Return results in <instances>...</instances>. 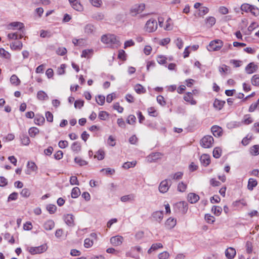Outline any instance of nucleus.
Returning <instances> with one entry per match:
<instances>
[{
    "mask_svg": "<svg viewBox=\"0 0 259 259\" xmlns=\"http://www.w3.org/2000/svg\"><path fill=\"white\" fill-rule=\"evenodd\" d=\"M176 206L179 209L180 211L182 213H185L188 209L187 203L184 201L177 203L176 204Z\"/></svg>",
    "mask_w": 259,
    "mask_h": 259,
    "instance_id": "obj_9",
    "label": "nucleus"
},
{
    "mask_svg": "<svg viewBox=\"0 0 259 259\" xmlns=\"http://www.w3.org/2000/svg\"><path fill=\"white\" fill-rule=\"evenodd\" d=\"M105 157V152L102 149L99 150L94 155L95 158H97L99 160H103Z\"/></svg>",
    "mask_w": 259,
    "mask_h": 259,
    "instance_id": "obj_27",
    "label": "nucleus"
},
{
    "mask_svg": "<svg viewBox=\"0 0 259 259\" xmlns=\"http://www.w3.org/2000/svg\"><path fill=\"white\" fill-rule=\"evenodd\" d=\"M250 153L253 155L259 154V145H254L250 148Z\"/></svg>",
    "mask_w": 259,
    "mask_h": 259,
    "instance_id": "obj_38",
    "label": "nucleus"
},
{
    "mask_svg": "<svg viewBox=\"0 0 259 259\" xmlns=\"http://www.w3.org/2000/svg\"><path fill=\"white\" fill-rule=\"evenodd\" d=\"M84 31L86 34L90 35L94 32L95 27L93 25L89 24L85 26Z\"/></svg>",
    "mask_w": 259,
    "mask_h": 259,
    "instance_id": "obj_23",
    "label": "nucleus"
},
{
    "mask_svg": "<svg viewBox=\"0 0 259 259\" xmlns=\"http://www.w3.org/2000/svg\"><path fill=\"white\" fill-rule=\"evenodd\" d=\"M29 135L31 137H34L39 133V130L35 127H32L29 128Z\"/></svg>",
    "mask_w": 259,
    "mask_h": 259,
    "instance_id": "obj_35",
    "label": "nucleus"
},
{
    "mask_svg": "<svg viewBox=\"0 0 259 259\" xmlns=\"http://www.w3.org/2000/svg\"><path fill=\"white\" fill-rule=\"evenodd\" d=\"M211 132L215 137H220L222 134V129L219 126H213L211 127Z\"/></svg>",
    "mask_w": 259,
    "mask_h": 259,
    "instance_id": "obj_18",
    "label": "nucleus"
},
{
    "mask_svg": "<svg viewBox=\"0 0 259 259\" xmlns=\"http://www.w3.org/2000/svg\"><path fill=\"white\" fill-rule=\"evenodd\" d=\"M163 247V245L161 243H157L153 244L151 247L148 250V253L149 254L151 253V252L153 251L156 250L158 248H161Z\"/></svg>",
    "mask_w": 259,
    "mask_h": 259,
    "instance_id": "obj_24",
    "label": "nucleus"
},
{
    "mask_svg": "<svg viewBox=\"0 0 259 259\" xmlns=\"http://www.w3.org/2000/svg\"><path fill=\"white\" fill-rule=\"evenodd\" d=\"M177 224V221L174 218H169L165 222L166 227L169 229L173 228Z\"/></svg>",
    "mask_w": 259,
    "mask_h": 259,
    "instance_id": "obj_16",
    "label": "nucleus"
},
{
    "mask_svg": "<svg viewBox=\"0 0 259 259\" xmlns=\"http://www.w3.org/2000/svg\"><path fill=\"white\" fill-rule=\"evenodd\" d=\"M7 36L9 39H17L23 37L22 34H19L17 32L9 33Z\"/></svg>",
    "mask_w": 259,
    "mask_h": 259,
    "instance_id": "obj_28",
    "label": "nucleus"
},
{
    "mask_svg": "<svg viewBox=\"0 0 259 259\" xmlns=\"http://www.w3.org/2000/svg\"><path fill=\"white\" fill-rule=\"evenodd\" d=\"M64 221L68 226H73L74 224L73 216L71 214H67L64 217Z\"/></svg>",
    "mask_w": 259,
    "mask_h": 259,
    "instance_id": "obj_19",
    "label": "nucleus"
},
{
    "mask_svg": "<svg viewBox=\"0 0 259 259\" xmlns=\"http://www.w3.org/2000/svg\"><path fill=\"white\" fill-rule=\"evenodd\" d=\"M172 24L171 23V19L168 18L166 21V25L164 27V29L166 30H169L172 29Z\"/></svg>",
    "mask_w": 259,
    "mask_h": 259,
    "instance_id": "obj_44",
    "label": "nucleus"
},
{
    "mask_svg": "<svg viewBox=\"0 0 259 259\" xmlns=\"http://www.w3.org/2000/svg\"><path fill=\"white\" fill-rule=\"evenodd\" d=\"M92 52L93 50L92 49L84 50L82 51L81 56V57L84 58L89 57V55H90Z\"/></svg>",
    "mask_w": 259,
    "mask_h": 259,
    "instance_id": "obj_59",
    "label": "nucleus"
},
{
    "mask_svg": "<svg viewBox=\"0 0 259 259\" xmlns=\"http://www.w3.org/2000/svg\"><path fill=\"white\" fill-rule=\"evenodd\" d=\"M257 181L253 179H249L248 182L247 188L249 190H252L257 185Z\"/></svg>",
    "mask_w": 259,
    "mask_h": 259,
    "instance_id": "obj_29",
    "label": "nucleus"
},
{
    "mask_svg": "<svg viewBox=\"0 0 259 259\" xmlns=\"http://www.w3.org/2000/svg\"><path fill=\"white\" fill-rule=\"evenodd\" d=\"M187 188L186 184L183 182L180 183L178 186V189L180 192H184Z\"/></svg>",
    "mask_w": 259,
    "mask_h": 259,
    "instance_id": "obj_61",
    "label": "nucleus"
},
{
    "mask_svg": "<svg viewBox=\"0 0 259 259\" xmlns=\"http://www.w3.org/2000/svg\"><path fill=\"white\" fill-rule=\"evenodd\" d=\"M215 18L213 17H209L206 20V23L210 26L211 27L215 23Z\"/></svg>",
    "mask_w": 259,
    "mask_h": 259,
    "instance_id": "obj_42",
    "label": "nucleus"
},
{
    "mask_svg": "<svg viewBox=\"0 0 259 259\" xmlns=\"http://www.w3.org/2000/svg\"><path fill=\"white\" fill-rule=\"evenodd\" d=\"M253 121V120L250 115L246 114L243 116L241 123L245 125H248L251 123Z\"/></svg>",
    "mask_w": 259,
    "mask_h": 259,
    "instance_id": "obj_21",
    "label": "nucleus"
},
{
    "mask_svg": "<svg viewBox=\"0 0 259 259\" xmlns=\"http://www.w3.org/2000/svg\"><path fill=\"white\" fill-rule=\"evenodd\" d=\"M80 191L78 187H74L72 190L71 197L74 198H77L80 195Z\"/></svg>",
    "mask_w": 259,
    "mask_h": 259,
    "instance_id": "obj_39",
    "label": "nucleus"
},
{
    "mask_svg": "<svg viewBox=\"0 0 259 259\" xmlns=\"http://www.w3.org/2000/svg\"><path fill=\"white\" fill-rule=\"evenodd\" d=\"M184 99L185 101L190 103L191 105H195L196 104V101L193 99L192 93L191 92H188L184 97Z\"/></svg>",
    "mask_w": 259,
    "mask_h": 259,
    "instance_id": "obj_15",
    "label": "nucleus"
},
{
    "mask_svg": "<svg viewBox=\"0 0 259 259\" xmlns=\"http://www.w3.org/2000/svg\"><path fill=\"white\" fill-rule=\"evenodd\" d=\"M213 138L211 136H205L200 141L201 146L204 148H209L212 146Z\"/></svg>",
    "mask_w": 259,
    "mask_h": 259,
    "instance_id": "obj_2",
    "label": "nucleus"
},
{
    "mask_svg": "<svg viewBox=\"0 0 259 259\" xmlns=\"http://www.w3.org/2000/svg\"><path fill=\"white\" fill-rule=\"evenodd\" d=\"M37 98L40 101H44L48 100L49 97L44 91H39L37 93Z\"/></svg>",
    "mask_w": 259,
    "mask_h": 259,
    "instance_id": "obj_22",
    "label": "nucleus"
},
{
    "mask_svg": "<svg viewBox=\"0 0 259 259\" xmlns=\"http://www.w3.org/2000/svg\"><path fill=\"white\" fill-rule=\"evenodd\" d=\"M91 4L96 7H100L102 4L101 0H90Z\"/></svg>",
    "mask_w": 259,
    "mask_h": 259,
    "instance_id": "obj_56",
    "label": "nucleus"
},
{
    "mask_svg": "<svg viewBox=\"0 0 259 259\" xmlns=\"http://www.w3.org/2000/svg\"><path fill=\"white\" fill-rule=\"evenodd\" d=\"M47 209L50 213H53L56 211L57 207L55 205L49 204L47 206Z\"/></svg>",
    "mask_w": 259,
    "mask_h": 259,
    "instance_id": "obj_53",
    "label": "nucleus"
},
{
    "mask_svg": "<svg viewBox=\"0 0 259 259\" xmlns=\"http://www.w3.org/2000/svg\"><path fill=\"white\" fill-rule=\"evenodd\" d=\"M22 47V43L20 41H14L10 44V48L13 50H20Z\"/></svg>",
    "mask_w": 259,
    "mask_h": 259,
    "instance_id": "obj_17",
    "label": "nucleus"
},
{
    "mask_svg": "<svg viewBox=\"0 0 259 259\" xmlns=\"http://www.w3.org/2000/svg\"><path fill=\"white\" fill-rule=\"evenodd\" d=\"M71 149L73 151L78 153L81 150L80 144L77 142H74L71 145Z\"/></svg>",
    "mask_w": 259,
    "mask_h": 259,
    "instance_id": "obj_31",
    "label": "nucleus"
},
{
    "mask_svg": "<svg viewBox=\"0 0 259 259\" xmlns=\"http://www.w3.org/2000/svg\"><path fill=\"white\" fill-rule=\"evenodd\" d=\"M175 44L179 49L183 47V41L181 38H178L175 41Z\"/></svg>",
    "mask_w": 259,
    "mask_h": 259,
    "instance_id": "obj_64",
    "label": "nucleus"
},
{
    "mask_svg": "<svg viewBox=\"0 0 259 259\" xmlns=\"http://www.w3.org/2000/svg\"><path fill=\"white\" fill-rule=\"evenodd\" d=\"M123 240L122 236L117 235L111 238L110 242L114 246H119L122 243Z\"/></svg>",
    "mask_w": 259,
    "mask_h": 259,
    "instance_id": "obj_7",
    "label": "nucleus"
},
{
    "mask_svg": "<svg viewBox=\"0 0 259 259\" xmlns=\"http://www.w3.org/2000/svg\"><path fill=\"white\" fill-rule=\"evenodd\" d=\"M169 256V254L167 251H163L158 255L159 259H167Z\"/></svg>",
    "mask_w": 259,
    "mask_h": 259,
    "instance_id": "obj_54",
    "label": "nucleus"
},
{
    "mask_svg": "<svg viewBox=\"0 0 259 259\" xmlns=\"http://www.w3.org/2000/svg\"><path fill=\"white\" fill-rule=\"evenodd\" d=\"M163 217V212L161 211H157L153 213L152 218L153 219L159 223L162 220Z\"/></svg>",
    "mask_w": 259,
    "mask_h": 259,
    "instance_id": "obj_14",
    "label": "nucleus"
},
{
    "mask_svg": "<svg viewBox=\"0 0 259 259\" xmlns=\"http://www.w3.org/2000/svg\"><path fill=\"white\" fill-rule=\"evenodd\" d=\"M223 46V42L221 40L217 39L211 41L208 46L207 50L209 51H216L219 50Z\"/></svg>",
    "mask_w": 259,
    "mask_h": 259,
    "instance_id": "obj_3",
    "label": "nucleus"
},
{
    "mask_svg": "<svg viewBox=\"0 0 259 259\" xmlns=\"http://www.w3.org/2000/svg\"><path fill=\"white\" fill-rule=\"evenodd\" d=\"M135 92L139 94H144L146 92V89L140 84H137L134 87Z\"/></svg>",
    "mask_w": 259,
    "mask_h": 259,
    "instance_id": "obj_26",
    "label": "nucleus"
},
{
    "mask_svg": "<svg viewBox=\"0 0 259 259\" xmlns=\"http://www.w3.org/2000/svg\"><path fill=\"white\" fill-rule=\"evenodd\" d=\"M157 28V22L156 20L150 19L146 23L145 29L147 32H152Z\"/></svg>",
    "mask_w": 259,
    "mask_h": 259,
    "instance_id": "obj_4",
    "label": "nucleus"
},
{
    "mask_svg": "<svg viewBox=\"0 0 259 259\" xmlns=\"http://www.w3.org/2000/svg\"><path fill=\"white\" fill-rule=\"evenodd\" d=\"M252 6L248 4H244L241 6V10L242 11H244L245 12H250V9H251Z\"/></svg>",
    "mask_w": 259,
    "mask_h": 259,
    "instance_id": "obj_48",
    "label": "nucleus"
},
{
    "mask_svg": "<svg viewBox=\"0 0 259 259\" xmlns=\"http://www.w3.org/2000/svg\"><path fill=\"white\" fill-rule=\"evenodd\" d=\"M163 154L160 152L152 153L150 154L147 157V160L150 162L155 161L156 160L161 159Z\"/></svg>",
    "mask_w": 259,
    "mask_h": 259,
    "instance_id": "obj_6",
    "label": "nucleus"
},
{
    "mask_svg": "<svg viewBox=\"0 0 259 259\" xmlns=\"http://www.w3.org/2000/svg\"><path fill=\"white\" fill-rule=\"evenodd\" d=\"M169 186L170 185L168 183V180H164L160 183L159 186V190L161 193H165L169 189Z\"/></svg>",
    "mask_w": 259,
    "mask_h": 259,
    "instance_id": "obj_8",
    "label": "nucleus"
},
{
    "mask_svg": "<svg viewBox=\"0 0 259 259\" xmlns=\"http://www.w3.org/2000/svg\"><path fill=\"white\" fill-rule=\"evenodd\" d=\"M43 227L47 231L52 230L55 227V223L51 220H48L45 222Z\"/></svg>",
    "mask_w": 259,
    "mask_h": 259,
    "instance_id": "obj_13",
    "label": "nucleus"
},
{
    "mask_svg": "<svg viewBox=\"0 0 259 259\" xmlns=\"http://www.w3.org/2000/svg\"><path fill=\"white\" fill-rule=\"evenodd\" d=\"M109 117V114L106 111H100L99 113V117L100 119L105 120Z\"/></svg>",
    "mask_w": 259,
    "mask_h": 259,
    "instance_id": "obj_47",
    "label": "nucleus"
},
{
    "mask_svg": "<svg viewBox=\"0 0 259 259\" xmlns=\"http://www.w3.org/2000/svg\"><path fill=\"white\" fill-rule=\"evenodd\" d=\"M101 41L108 45H120L119 41L117 39L116 36L113 34H106L103 35L101 37Z\"/></svg>",
    "mask_w": 259,
    "mask_h": 259,
    "instance_id": "obj_1",
    "label": "nucleus"
},
{
    "mask_svg": "<svg viewBox=\"0 0 259 259\" xmlns=\"http://www.w3.org/2000/svg\"><path fill=\"white\" fill-rule=\"evenodd\" d=\"M74 161L80 166H84L88 164V162L81 157H76L74 158Z\"/></svg>",
    "mask_w": 259,
    "mask_h": 259,
    "instance_id": "obj_33",
    "label": "nucleus"
},
{
    "mask_svg": "<svg viewBox=\"0 0 259 259\" xmlns=\"http://www.w3.org/2000/svg\"><path fill=\"white\" fill-rule=\"evenodd\" d=\"M230 62L234 65V67H239L242 64V61L240 60H231Z\"/></svg>",
    "mask_w": 259,
    "mask_h": 259,
    "instance_id": "obj_63",
    "label": "nucleus"
},
{
    "mask_svg": "<svg viewBox=\"0 0 259 259\" xmlns=\"http://www.w3.org/2000/svg\"><path fill=\"white\" fill-rule=\"evenodd\" d=\"M136 118L133 115H130L128 116L126 122L130 124H133L136 122Z\"/></svg>",
    "mask_w": 259,
    "mask_h": 259,
    "instance_id": "obj_52",
    "label": "nucleus"
},
{
    "mask_svg": "<svg viewBox=\"0 0 259 259\" xmlns=\"http://www.w3.org/2000/svg\"><path fill=\"white\" fill-rule=\"evenodd\" d=\"M229 71V67L226 65H223L222 66L219 67V71L221 73H228Z\"/></svg>",
    "mask_w": 259,
    "mask_h": 259,
    "instance_id": "obj_60",
    "label": "nucleus"
},
{
    "mask_svg": "<svg viewBox=\"0 0 259 259\" xmlns=\"http://www.w3.org/2000/svg\"><path fill=\"white\" fill-rule=\"evenodd\" d=\"M21 143L23 145L27 146L30 143L29 138L26 135H23L21 138Z\"/></svg>",
    "mask_w": 259,
    "mask_h": 259,
    "instance_id": "obj_41",
    "label": "nucleus"
},
{
    "mask_svg": "<svg viewBox=\"0 0 259 259\" xmlns=\"http://www.w3.org/2000/svg\"><path fill=\"white\" fill-rule=\"evenodd\" d=\"M136 161H133L132 162H126L123 164L122 167L124 168L128 169L130 167H134L136 164Z\"/></svg>",
    "mask_w": 259,
    "mask_h": 259,
    "instance_id": "obj_45",
    "label": "nucleus"
},
{
    "mask_svg": "<svg viewBox=\"0 0 259 259\" xmlns=\"http://www.w3.org/2000/svg\"><path fill=\"white\" fill-rule=\"evenodd\" d=\"M113 109L117 110L119 113H122L123 110V107L120 106L119 103H115L113 105Z\"/></svg>",
    "mask_w": 259,
    "mask_h": 259,
    "instance_id": "obj_62",
    "label": "nucleus"
},
{
    "mask_svg": "<svg viewBox=\"0 0 259 259\" xmlns=\"http://www.w3.org/2000/svg\"><path fill=\"white\" fill-rule=\"evenodd\" d=\"M222 150L219 147H216L213 151V156L215 158H219L221 156Z\"/></svg>",
    "mask_w": 259,
    "mask_h": 259,
    "instance_id": "obj_40",
    "label": "nucleus"
},
{
    "mask_svg": "<svg viewBox=\"0 0 259 259\" xmlns=\"http://www.w3.org/2000/svg\"><path fill=\"white\" fill-rule=\"evenodd\" d=\"M205 219L208 223L212 224L215 221V218L209 214L205 215Z\"/></svg>",
    "mask_w": 259,
    "mask_h": 259,
    "instance_id": "obj_51",
    "label": "nucleus"
},
{
    "mask_svg": "<svg viewBox=\"0 0 259 259\" xmlns=\"http://www.w3.org/2000/svg\"><path fill=\"white\" fill-rule=\"evenodd\" d=\"M93 244V241L90 238H87L84 240V246L86 248H89L91 247Z\"/></svg>",
    "mask_w": 259,
    "mask_h": 259,
    "instance_id": "obj_58",
    "label": "nucleus"
},
{
    "mask_svg": "<svg viewBox=\"0 0 259 259\" xmlns=\"http://www.w3.org/2000/svg\"><path fill=\"white\" fill-rule=\"evenodd\" d=\"M10 81L12 84L15 85H18L20 83V80L17 76L15 74H13L10 78Z\"/></svg>",
    "mask_w": 259,
    "mask_h": 259,
    "instance_id": "obj_32",
    "label": "nucleus"
},
{
    "mask_svg": "<svg viewBox=\"0 0 259 259\" xmlns=\"http://www.w3.org/2000/svg\"><path fill=\"white\" fill-rule=\"evenodd\" d=\"M48 246L46 244L37 247H30L28 248V251L31 254H35L44 252L47 250Z\"/></svg>",
    "mask_w": 259,
    "mask_h": 259,
    "instance_id": "obj_5",
    "label": "nucleus"
},
{
    "mask_svg": "<svg viewBox=\"0 0 259 259\" xmlns=\"http://www.w3.org/2000/svg\"><path fill=\"white\" fill-rule=\"evenodd\" d=\"M236 250L232 247H229L226 250L225 255L228 258H233L236 255Z\"/></svg>",
    "mask_w": 259,
    "mask_h": 259,
    "instance_id": "obj_12",
    "label": "nucleus"
},
{
    "mask_svg": "<svg viewBox=\"0 0 259 259\" xmlns=\"http://www.w3.org/2000/svg\"><path fill=\"white\" fill-rule=\"evenodd\" d=\"M200 160L201 163L205 166H207L210 162L209 156L207 154H203L201 155Z\"/></svg>",
    "mask_w": 259,
    "mask_h": 259,
    "instance_id": "obj_20",
    "label": "nucleus"
},
{
    "mask_svg": "<svg viewBox=\"0 0 259 259\" xmlns=\"http://www.w3.org/2000/svg\"><path fill=\"white\" fill-rule=\"evenodd\" d=\"M72 7L77 11H82L83 10V7L78 1L71 4Z\"/></svg>",
    "mask_w": 259,
    "mask_h": 259,
    "instance_id": "obj_37",
    "label": "nucleus"
},
{
    "mask_svg": "<svg viewBox=\"0 0 259 259\" xmlns=\"http://www.w3.org/2000/svg\"><path fill=\"white\" fill-rule=\"evenodd\" d=\"M199 199V196L195 193H190L188 195V200L191 203H195Z\"/></svg>",
    "mask_w": 259,
    "mask_h": 259,
    "instance_id": "obj_11",
    "label": "nucleus"
},
{
    "mask_svg": "<svg viewBox=\"0 0 259 259\" xmlns=\"http://www.w3.org/2000/svg\"><path fill=\"white\" fill-rule=\"evenodd\" d=\"M66 52L67 50L66 48L64 47L59 48L56 51V53H57V54L61 56L64 55L66 53Z\"/></svg>",
    "mask_w": 259,
    "mask_h": 259,
    "instance_id": "obj_57",
    "label": "nucleus"
},
{
    "mask_svg": "<svg viewBox=\"0 0 259 259\" xmlns=\"http://www.w3.org/2000/svg\"><path fill=\"white\" fill-rule=\"evenodd\" d=\"M0 55L1 57L9 59L11 57V54L4 49H0Z\"/></svg>",
    "mask_w": 259,
    "mask_h": 259,
    "instance_id": "obj_36",
    "label": "nucleus"
},
{
    "mask_svg": "<svg viewBox=\"0 0 259 259\" xmlns=\"http://www.w3.org/2000/svg\"><path fill=\"white\" fill-rule=\"evenodd\" d=\"M183 175V172L179 171L170 176L173 180H179L182 178Z\"/></svg>",
    "mask_w": 259,
    "mask_h": 259,
    "instance_id": "obj_50",
    "label": "nucleus"
},
{
    "mask_svg": "<svg viewBox=\"0 0 259 259\" xmlns=\"http://www.w3.org/2000/svg\"><path fill=\"white\" fill-rule=\"evenodd\" d=\"M157 61L160 64H164L166 62V58L163 56H159L157 58Z\"/></svg>",
    "mask_w": 259,
    "mask_h": 259,
    "instance_id": "obj_55",
    "label": "nucleus"
},
{
    "mask_svg": "<svg viewBox=\"0 0 259 259\" xmlns=\"http://www.w3.org/2000/svg\"><path fill=\"white\" fill-rule=\"evenodd\" d=\"M97 103L100 105H103L105 103V97L102 95H98L96 98Z\"/></svg>",
    "mask_w": 259,
    "mask_h": 259,
    "instance_id": "obj_46",
    "label": "nucleus"
},
{
    "mask_svg": "<svg viewBox=\"0 0 259 259\" xmlns=\"http://www.w3.org/2000/svg\"><path fill=\"white\" fill-rule=\"evenodd\" d=\"M251 83L253 85H259V76L257 75H254L251 78Z\"/></svg>",
    "mask_w": 259,
    "mask_h": 259,
    "instance_id": "obj_49",
    "label": "nucleus"
},
{
    "mask_svg": "<svg viewBox=\"0 0 259 259\" xmlns=\"http://www.w3.org/2000/svg\"><path fill=\"white\" fill-rule=\"evenodd\" d=\"M225 102L215 99L213 102V107L217 110H221Z\"/></svg>",
    "mask_w": 259,
    "mask_h": 259,
    "instance_id": "obj_25",
    "label": "nucleus"
},
{
    "mask_svg": "<svg viewBox=\"0 0 259 259\" xmlns=\"http://www.w3.org/2000/svg\"><path fill=\"white\" fill-rule=\"evenodd\" d=\"M27 167L28 168L30 169L32 171H36L37 169V166L33 162L28 161L27 163Z\"/></svg>",
    "mask_w": 259,
    "mask_h": 259,
    "instance_id": "obj_43",
    "label": "nucleus"
},
{
    "mask_svg": "<svg viewBox=\"0 0 259 259\" xmlns=\"http://www.w3.org/2000/svg\"><path fill=\"white\" fill-rule=\"evenodd\" d=\"M211 211L214 214L219 216L221 214L222 211V208L221 207L219 206H213L212 207Z\"/></svg>",
    "mask_w": 259,
    "mask_h": 259,
    "instance_id": "obj_34",
    "label": "nucleus"
},
{
    "mask_svg": "<svg viewBox=\"0 0 259 259\" xmlns=\"http://www.w3.org/2000/svg\"><path fill=\"white\" fill-rule=\"evenodd\" d=\"M257 68L258 67L257 65L251 62L248 64L245 67V71L248 74H252L257 70Z\"/></svg>",
    "mask_w": 259,
    "mask_h": 259,
    "instance_id": "obj_10",
    "label": "nucleus"
},
{
    "mask_svg": "<svg viewBox=\"0 0 259 259\" xmlns=\"http://www.w3.org/2000/svg\"><path fill=\"white\" fill-rule=\"evenodd\" d=\"M9 26L15 27L18 30H22L24 27V25L23 23L19 22H12L10 24Z\"/></svg>",
    "mask_w": 259,
    "mask_h": 259,
    "instance_id": "obj_30",
    "label": "nucleus"
}]
</instances>
